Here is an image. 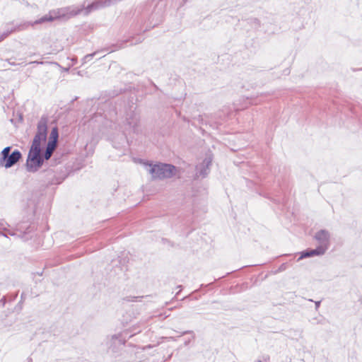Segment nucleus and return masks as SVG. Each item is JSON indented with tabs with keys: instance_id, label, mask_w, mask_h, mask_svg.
Wrapping results in <instances>:
<instances>
[{
	"instance_id": "6",
	"label": "nucleus",
	"mask_w": 362,
	"mask_h": 362,
	"mask_svg": "<svg viewBox=\"0 0 362 362\" xmlns=\"http://www.w3.org/2000/svg\"><path fill=\"white\" fill-rule=\"evenodd\" d=\"M58 129L57 127H54L50 132L49 141L47 144V160L49 159L54 151L55 150L58 141Z\"/></svg>"
},
{
	"instance_id": "15",
	"label": "nucleus",
	"mask_w": 362,
	"mask_h": 362,
	"mask_svg": "<svg viewBox=\"0 0 362 362\" xmlns=\"http://www.w3.org/2000/svg\"><path fill=\"white\" fill-rule=\"evenodd\" d=\"M59 182H60V181H59V180H57V181H56V182H52V183H59Z\"/></svg>"
},
{
	"instance_id": "16",
	"label": "nucleus",
	"mask_w": 362,
	"mask_h": 362,
	"mask_svg": "<svg viewBox=\"0 0 362 362\" xmlns=\"http://www.w3.org/2000/svg\"><path fill=\"white\" fill-rule=\"evenodd\" d=\"M62 49V47H59L57 51H59V50H61Z\"/></svg>"
},
{
	"instance_id": "3",
	"label": "nucleus",
	"mask_w": 362,
	"mask_h": 362,
	"mask_svg": "<svg viewBox=\"0 0 362 362\" xmlns=\"http://www.w3.org/2000/svg\"><path fill=\"white\" fill-rule=\"evenodd\" d=\"M144 167L154 179L170 178L177 174V169L170 164L158 163L152 165L144 163Z\"/></svg>"
},
{
	"instance_id": "11",
	"label": "nucleus",
	"mask_w": 362,
	"mask_h": 362,
	"mask_svg": "<svg viewBox=\"0 0 362 362\" xmlns=\"http://www.w3.org/2000/svg\"><path fill=\"white\" fill-rule=\"evenodd\" d=\"M47 70H48V71L56 70L58 72L61 73L60 66L57 64H54V63L49 64L48 66H47Z\"/></svg>"
},
{
	"instance_id": "2",
	"label": "nucleus",
	"mask_w": 362,
	"mask_h": 362,
	"mask_svg": "<svg viewBox=\"0 0 362 362\" xmlns=\"http://www.w3.org/2000/svg\"><path fill=\"white\" fill-rule=\"evenodd\" d=\"M39 133L33 139L26 160L28 172L35 173L42 165L44 159L41 154V141H45V124L42 120L38 125Z\"/></svg>"
},
{
	"instance_id": "7",
	"label": "nucleus",
	"mask_w": 362,
	"mask_h": 362,
	"mask_svg": "<svg viewBox=\"0 0 362 362\" xmlns=\"http://www.w3.org/2000/svg\"><path fill=\"white\" fill-rule=\"evenodd\" d=\"M211 161L212 156L209 153L206 156L205 158L202 160L201 163H199L196 166V176L197 177H204L208 175L209 172V165H211Z\"/></svg>"
},
{
	"instance_id": "1",
	"label": "nucleus",
	"mask_w": 362,
	"mask_h": 362,
	"mask_svg": "<svg viewBox=\"0 0 362 362\" xmlns=\"http://www.w3.org/2000/svg\"><path fill=\"white\" fill-rule=\"evenodd\" d=\"M112 4V0H100L93 2L84 8H80L76 6H71L52 10L49 11L48 16L47 15V21L56 19L66 20L81 13H83L84 15H88L93 11L108 7Z\"/></svg>"
},
{
	"instance_id": "4",
	"label": "nucleus",
	"mask_w": 362,
	"mask_h": 362,
	"mask_svg": "<svg viewBox=\"0 0 362 362\" xmlns=\"http://www.w3.org/2000/svg\"><path fill=\"white\" fill-rule=\"evenodd\" d=\"M11 147L4 148L0 154V167L9 168L13 166L21 158V153L16 150L10 154Z\"/></svg>"
},
{
	"instance_id": "13",
	"label": "nucleus",
	"mask_w": 362,
	"mask_h": 362,
	"mask_svg": "<svg viewBox=\"0 0 362 362\" xmlns=\"http://www.w3.org/2000/svg\"><path fill=\"white\" fill-rule=\"evenodd\" d=\"M51 174V170H47V176Z\"/></svg>"
},
{
	"instance_id": "10",
	"label": "nucleus",
	"mask_w": 362,
	"mask_h": 362,
	"mask_svg": "<svg viewBox=\"0 0 362 362\" xmlns=\"http://www.w3.org/2000/svg\"><path fill=\"white\" fill-rule=\"evenodd\" d=\"M16 30V28L13 27H11L10 28H7L6 30H5L4 33H2L0 35V42L4 40L6 37L9 35L11 33Z\"/></svg>"
},
{
	"instance_id": "8",
	"label": "nucleus",
	"mask_w": 362,
	"mask_h": 362,
	"mask_svg": "<svg viewBox=\"0 0 362 362\" xmlns=\"http://www.w3.org/2000/svg\"><path fill=\"white\" fill-rule=\"evenodd\" d=\"M326 252L323 251V250L320 249V247H317L315 249L305 250L301 252L300 257L298 258V261L307 257H311L314 256H322Z\"/></svg>"
},
{
	"instance_id": "14",
	"label": "nucleus",
	"mask_w": 362,
	"mask_h": 362,
	"mask_svg": "<svg viewBox=\"0 0 362 362\" xmlns=\"http://www.w3.org/2000/svg\"><path fill=\"white\" fill-rule=\"evenodd\" d=\"M93 55H94V54H89V55H87L86 57V58H88V57H92Z\"/></svg>"
},
{
	"instance_id": "17",
	"label": "nucleus",
	"mask_w": 362,
	"mask_h": 362,
	"mask_svg": "<svg viewBox=\"0 0 362 362\" xmlns=\"http://www.w3.org/2000/svg\"><path fill=\"white\" fill-rule=\"evenodd\" d=\"M43 20H44V18H42L40 19V21L41 22V21H42Z\"/></svg>"
},
{
	"instance_id": "5",
	"label": "nucleus",
	"mask_w": 362,
	"mask_h": 362,
	"mask_svg": "<svg viewBox=\"0 0 362 362\" xmlns=\"http://www.w3.org/2000/svg\"><path fill=\"white\" fill-rule=\"evenodd\" d=\"M314 240L317 242V247L326 252L330 247L331 234L329 230L321 229L315 233Z\"/></svg>"
},
{
	"instance_id": "9",
	"label": "nucleus",
	"mask_w": 362,
	"mask_h": 362,
	"mask_svg": "<svg viewBox=\"0 0 362 362\" xmlns=\"http://www.w3.org/2000/svg\"><path fill=\"white\" fill-rule=\"evenodd\" d=\"M33 227L28 226L26 228L23 226H18L17 227V230L20 232L19 237L23 239L24 241L29 240L31 236L29 234L33 230Z\"/></svg>"
},
{
	"instance_id": "12",
	"label": "nucleus",
	"mask_w": 362,
	"mask_h": 362,
	"mask_svg": "<svg viewBox=\"0 0 362 362\" xmlns=\"http://www.w3.org/2000/svg\"><path fill=\"white\" fill-rule=\"evenodd\" d=\"M320 301H317L315 302V308L316 309H317L320 306Z\"/></svg>"
}]
</instances>
